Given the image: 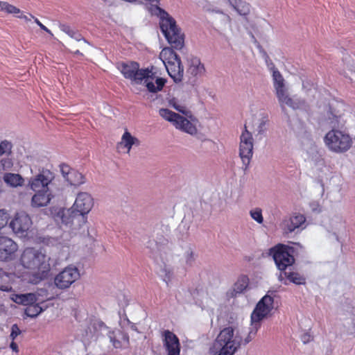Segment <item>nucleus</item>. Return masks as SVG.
Segmentation results:
<instances>
[{
	"mask_svg": "<svg viewBox=\"0 0 355 355\" xmlns=\"http://www.w3.org/2000/svg\"><path fill=\"white\" fill-rule=\"evenodd\" d=\"M156 14L160 19V28L172 48L181 49L184 46V36L176 25L175 19L166 12L155 7Z\"/></svg>",
	"mask_w": 355,
	"mask_h": 355,
	"instance_id": "obj_7",
	"label": "nucleus"
},
{
	"mask_svg": "<svg viewBox=\"0 0 355 355\" xmlns=\"http://www.w3.org/2000/svg\"><path fill=\"white\" fill-rule=\"evenodd\" d=\"M306 218L303 214H295L283 220L280 227L286 234L291 233L300 228H304Z\"/></svg>",
	"mask_w": 355,
	"mask_h": 355,
	"instance_id": "obj_20",
	"label": "nucleus"
},
{
	"mask_svg": "<svg viewBox=\"0 0 355 355\" xmlns=\"http://www.w3.org/2000/svg\"><path fill=\"white\" fill-rule=\"evenodd\" d=\"M9 214L6 209H0V230L8 223Z\"/></svg>",
	"mask_w": 355,
	"mask_h": 355,
	"instance_id": "obj_38",
	"label": "nucleus"
},
{
	"mask_svg": "<svg viewBox=\"0 0 355 355\" xmlns=\"http://www.w3.org/2000/svg\"><path fill=\"white\" fill-rule=\"evenodd\" d=\"M183 261L187 267H191L193 266L195 261V257L192 250L188 249L185 252L183 257Z\"/></svg>",
	"mask_w": 355,
	"mask_h": 355,
	"instance_id": "obj_37",
	"label": "nucleus"
},
{
	"mask_svg": "<svg viewBox=\"0 0 355 355\" xmlns=\"http://www.w3.org/2000/svg\"><path fill=\"white\" fill-rule=\"evenodd\" d=\"M35 193L31 198V205L34 208L48 206L54 198L52 190L33 191Z\"/></svg>",
	"mask_w": 355,
	"mask_h": 355,
	"instance_id": "obj_24",
	"label": "nucleus"
},
{
	"mask_svg": "<svg viewBox=\"0 0 355 355\" xmlns=\"http://www.w3.org/2000/svg\"><path fill=\"white\" fill-rule=\"evenodd\" d=\"M44 302H35L28 306L25 309V313L28 317L35 318L37 317L40 313H42L44 308L41 304Z\"/></svg>",
	"mask_w": 355,
	"mask_h": 355,
	"instance_id": "obj_30",
	"label": "nucleus"
},
{
	"mask_svg": "<svg viewBox=\"0 0 355 355\" xmlns=\"http://www.w3.org/2000/svg\"><path fill=\"white\" fill-rule=\"evenodd\" d=\"M12 299L17 304L28 306L35 302H44L47 300V292L41 291L36 293L18 294L15 295Z\"/></svg>",
	"mask_w": 355,
	"mask_h": 355,
	"instance_id": "obj_19",
	"label": "nucleus"
},
{
	"mask_svg": "<svg viewBox=\"0 0 355 355\" xmlns=\"http://www.w3.org/2000/svg\"><path fill=\"white\" fill-rule=\"evenodd\" d=\"M340 226L344 227V224L341 220H340Z\"/></svg>",
	"mask_w": 355,
	"mask_h": 355,
	"instance_id": "obj_56",
	"label": "nucleus"
},
{
	"mask_svg": "<svg viewBox=\"0 0 355 355\" xmlns=\"http://www.w3.org/2000/svg\"><path fill=\"white\" fill-rule=\"evenodd\" d=\"M271 71L275 93L282 109L284 110L286 106L293 110L302 108L304 105V101L298 98L291 97L286 81L279 70L272 67Z\"/></svg>",
	"mask_w": 355,
	"mask_h": 355,
	"instance_id": "obj_6",
	"label": "nucleus"
},
{
	"mask_svg": "<svg viewBox=\"0 0 355 355\" xmlns=\"http://www.w3.org/2000/svg\"><path fill=\"white\" fill-rule=\"evenodd\" d=\"M249 285V278L247 275L239 276L233 286L234 295L241 294L244 292Z\"/></svg>",
	"mask_w": 355,
	"mask_h": 355,
	"instance_id": "obj_28",
	"label": "nucleus"
},
{
	"mask_svg": "<svg viewBox=\"0 0 355 355\" xmlns=\"http://www.w3.org/2000/svg\"><path fill=\"white\" fill-rule=\"evenodd\" d=\"M35 22L40 27L41 29L48 33L50 35L53 36V33L51 31L47 28L44 25H43L37 18H34Z\"/></svg>",
	"mask_w": 355,
	"mask_h": 355,
	"instance_id": "obj_44",
	"label": "nucleus"
},
{
	"mask_svg": "<svg viewBox=\"0 0 355 355\" xmlns=\"http://www.w3.org/2000/svg\"><path fill=\"white\" fill-rule=\"evenodd\" d=\"M159 114L166 121L171 122L173 125H175V123L180 116V114L173 112L167 108L159 109Z\"/></svg>",
	"mask_w": 355,
	"mask_h": 355,
	"instance_id": "obj_33",
	"label": "nucleus"
},
{
	"mask_svg": "<svg viewBox=\"0 0 355 355\" xmlns=\"http://www.w3.org/2000/svg\"><path fill=\"white\" fill-rule=\"evenodd\" d=\"M253 155V137L246 126L240 136L239 155L243 165L247 167Z\"/></svg>",
	"mask_w": 355,
	"mask_h": 355,
	"instance_id": "obj_13",
	"label": "nucleus"
},
{
	"mask_svg": "<svg viewBox=\"0 0 355 355\" xmlns=\"http://www.w3.org/2000/svg\"><path fill=\"white\" fill-rule=\"evenodd\" d=\"M232 6L241 16H247L250 12V5L242 0H239Z\"/></svg>",
	"mask_w": 355,
	"mask_h": 355,
	"instance_id": "obj_32",
	"label": "nucleus"
},
{
	"mask_svg": "<svg viewBox=\"0 0 355 355\" xmlns=\"http://www.w3.org/2000/svg\"><path fill=\"white\" fill-rule=\"evenodd\" d=\"M66 180L73 186H80L85 183V178L84 175L76 170L73 169L72 171L68 174Z\"/></svg>",
	"mask_w": 355,
	"mask_h": 355,
	"instance_id": "obj_29",
	"label": "nucleus"
},
{
	"mask_svg": "<svg viewBox=\"0 0 355 355\" xmlns=\"http://www.w3.org/2000/svg\"><path fill=\"white\" fill-rule=\"evenodd\" d=\"M21 334V331L19 330L18 326L17 324H13L11 328V334L10 337L12 340H15L17 336Z\"/></svg>",
	"mask_w": 355,
	"mask_h": 355,
	"instance_id": "obj_40",
	"label": "nucleus"
},
{
	"mask_svg": "<svg viewBox=\"0 0 355 355\" xmlns=\"http://www.w3.org/2000/svg\"><path fill=\"white\" fill-rule=\"evenodd\" d=\"M80 278V272L78 269L73 266H70L64 268L55 277V285L60 289H65L70 287Z\"/></svg>",
	"mask_w": 355,
	"mask_h": 355,
	"instance_id": "obj_14",
	"label": "nucleus"
},
{
	"mask_svg": "<svg viewBox=\"0 0 355 355\" xmlns=\"http://www.w3.org/2000/svg\"><path fill=\"white\" fill-rule=\"evenodd\" d=\"M104 1H107V0H103Z\"/></svg>",
	"mask_w": 355,
	"mask_h": 355,
	"instance_id": "obj_59",
	"label": "nucleus"
},
{
	"mask_svg": "<svg viewBox=\"0 0 355 355\" xmlns=\"http://www.w3.org/2000/svg\"><path fill=\"white\" fill-rule=\"evenodd\" d=\"M274 309V298L266 294L257 304L250 315V325L244 343L248 344L257 335L261 322L271 315Z\"/></svg>",
	"mask_w": 355,
	"mask_h": 355,
	"instance_id": "obj_5",
	"label": "nucleus"
},
{
	"mask_svg": "<svg viewBox=\"0 0 355 355\" xmlns=\"http://www.w3.org/2000/svg\"><path fill=\"white\" fill-rule=\"evenodd\" d=\"M107 336L110 343L116 349H126L130 345L129 336L122 329L110 330Z\"/></svg>",
	"mask_w": 355,
	"mask_h": 355,
	"instance_id": "obj_21",
	"label": "nucleus"
},
{
	"mask_svg": "<svg viewBox=\"0 0 355 355\" xmlns=\"http://www.w3.org/2000/svg\"><path fill=\"white\" fill-rule=\"evenodd\" d=\"M173 107L176 110L179 111L180 112H182V113L184 114L185 115L188 114V111L187 110V109L184 106L176 105L175 103H174L173 105Z\"/></svg>",
	"mask_w": 355,
	"mask_h": 355,
	"instance_id": "obj_45",
	"label": "nucleus"
},
{
	"mask_svg": "<svg viewBox=\"0 0 355 355\" xmlns=\"http://www.w3.org/2000/svg\"><path fill=\"white\" fill-rule=\"evenodd\" d=\"M31 226L32 220L31 217L24 211L17 213L10 223V227L14 233L21 237L26 236Z\"/></svg>",
	"mask_w": 355,
	"mask_h": 355,
	"instance_id": "obj_15",
	"label": "nucleus"
},
{
	"mask_svg": "<svg viewBox=\"0 0 355 355\" xmlns=\"http://www.w3.org/2000/svg\"><path fill=\"white\" fill-rule=\"evenodd\" d=\"M59 28L62 32L67 34L71 38L77 40L81 41L83 40L85 42H87L86 40L82 37V35L76 30L72 29L69 26L65 24H60L59 25Z\"/></svg>",
	"mask_w": 355,
	"mask_h": 355,
	"instance_id": "obj_31",
	"label": "nucleus"
},
{
	"mask_svg": "<svg viewBox=\"0 0 355 355\" xmlns=\"http://www.w3.org/2000/svg\"><path fill=\"white\" fill-rule=\"evenodd\" d=\"M93 205L94 201L91 195L87 192H80L77 195L71 209H62L59 211L58 216H60L63 223L69 224L73 221V214L76 212L82 216L87 215Z\"/></svg>",
	"mask_w": 355,
	"mask_h": 355,
	"instance_id": "obj_8",
	"label": "nucleus"
},
{
	"mask_svg": "<svg viewBox=\"0 0 355 355\" xmlns=\"http://www.w3.org/2000/svg\"><path fill=\"white\" fill-rule=\"evenodd\" d=\"M349 331L351 334L355 335V315L351 318V326Z\"/></svg>",
	"mask_w": 355,
	"mask_h": 355,
	"instance_id": "obj_46",
	"label": "nucleus"
},
{
	"mask_svg": "<svg viewBox=\"0 0 355 355\" xmlns=\"http://www.w3.org/2000/svg\"><path fill=\"white\" fill-rule=\"evenodd\" d=\"M140 144V140L126 130L116 144V150L121 154H129L133 146H139Z\"/></svg>",
	"mask_w": 355,
	"mask_h": 355,
	"instance_id": "obj_23",
	"label": "nucleus"
},
{
	"mask_svg": "<svg viewBox=\"0 0 355 355\" xmlns=\"http://www.w3.org/2000/svg\"><path fill=\"white\" fill-rule=\"evenodd\" d=\"M241 331L233 327L223 328L216 336L213 347L218 355H234L244 343Z\"/></svg>",
	"mask_w": 355,
	"mask_h": 355,
	"instance_id": "obj_4",
	"label": "nucleus"
},
{
	"mask_svg": "<svg viewBox=\"0 0 355 355\" xmlns=\"http://www.w3.org/2000/svg\"><path fill=\"white\" fill-rule=\"evenodd\" d=\"M12 145L11 142L3 140L0 143V157L3 155H10L12 152Z\"/></svg>",
	"mask_w": 355,
	"mask_h": 355,
	"instance_id": "obj_36",
	"label": "nucleus"
},
{
	"mask_svg": "<svg viewBox=\"0 0 355 355\" xmlns=\"http://www.w3.org/2000/svg\"><path fill=\"white\" fill-rule=\"evenodd\" d=\"M250 217L256 221L258 224H262L263 223V217L262 214V210L259 207H255L252 209L250 212Z\"/></svg>",
	"mask_w": 355,
	"mask_h": 355,
	"instance_id": "obj_35",
	"label": "nucleus"
},
{
	"mask_svg": "<svg viewBox=\"0 0 355 355\" xmlns=\"http://www.w3.org/2000/svg\"><path fill=\"white\" fill-rule=\"evenodd\" d=\"M349 71H350V75H349L347 73H345V75L346 76H349V78L351 79V80H354L355 79V67H352L351 69H349Z\"/></svg>",
	"mask_w": 355,
	"mask_h": 355,
	"instance_id": "obj_47",
	"label": "nucleus"
},
{
	"mask_svg": "<svg viewBox=\"0 0 355 355\" xmlns=\"http://www.w3.org/2000/svg\"><path fill=\"white\" fill-rule=\"evenodd\" d=\"M239 0H228L231 6H232L233 4H235V3H236V1H238Z\"/></svg>",
	"mask_w": 355,
	"mask_h": 355,
	"instance_id": "obj_54",
	"label": "nucleus"
},
{
	"mask_svg": "<svg viewBox=\"0 0 355 355\" xmlns=\"http://www.w3.org/2000/svg\"><path fill=\"white\" fill-rule=\"evenodd\" d=\"M10 347L12 349V351H14L15 352H18V346H17V343H15L14 341H12L10 343Z\"/></svg>",
	"mask_w": 355,
	"mask_h": 355,
	"instance_id": "obj_50",
	"label": "nucleus"
},
{
	"mask_svg": "<svg viewBox=\"0 0 355 355\" xmlns=\"http://www.w3.org/2000/svg\"><path fill=\"white\" fill-rule=\"evenodd\" d=\"M295 247L284 244H278L270 250V254L272 256L277 268L281 271L286 270L295 263L293 255Z\"/></svg>",
	"mask_w": 355,
	"mask_h": 355,
	"instance_id": "obj_10",
	"label": "nucleus"
},
{
	"mask_svg": "<svg viewBox=\"0 0 355 355\" xmlns=\"http://www.w3.org/2000/svg\"><path fill=\"white\" fill-rule=\"evenodd\" d=\"M0 11L6 14L17 15L21 13V10L14 5L10 4L6 1H0Z\"/></svg>",
	"mask_w": 355,
	"mask_h": 355,
	"instance_id": "obj_34",
	"label": "nucleus"
},
{
	"mask_svg": "<svg viewBox=\"0 0 355 355\" xmlns=\"http://www.w3.org/2000/svg\"><path fill=\"white\" fill-rule=\"evenodd\" d=\"M17 17L24 19L25 21H31L32 19H34L35 18L33 15L29 14L28 15H24L23 12L21 10V13L17 14L16 15Z\"/></svg>",
	"mask_w": 355,
	"mask_h": 355,
	"instance_id": "obj_42",
	"label": "nucleus"
},
{
	"mask_svg": "<svg viewBox=\"0 0 355 355\" xmlns=\"http://www.w3.org/2000/svg\"><path fill=\"white\" fill-rule=\"evenodd\" d=\"M65 248H67V251H68V250H69V245H67V246H65Z\"/></svg>",
	"mask_w": 355,
	"mask_h": 355,
	"instance_id": "obj_58",
	"label": "nucleus"
},
{
	"mask_svg": "<svg viewBox=\"0 0 355 355\" xmlns=\"http://www.w3.org/2000/svg\"><path fill=\"white\" fill-rule=\"evenodd\" d=\"M3 180L8 186L12 188L22 187L24 183V178L18 173H6Z\"/></svg>",
	"mask_w": 355,
	"mask_h": 355,
	"instance_id": "obj_26",
	"label": "nucleus"
},
{
	"mask_svg": "<svg viewBox=\"0 0 355 355\" xmlns=\"http://www.w3.org/2000/svg\"><path fill=\"white\" fill-rule=\"evenodd\" d=\"M152 69L153 68H146L141 84L146 86L149 92L157 93L163 89L166 83V80L163 78H155V73L153 72Z\"/></svg>",
	"mask_w": 355,
	"mask_h": 355,
	"instance_id": "obj_17",
	"label": "nucleus"
},
{
	"mask_svg": "<svg viewBox=\"0 0 355 355\" xmlns=\"http://www.w3.org/2000/svg\"><path fill=\"white\" fill-rule=\"evenodd\" d=\"M55 175L49 169H42L40 172L31 177L28 180L27 187L32 191L51 190Z\"/></svg>",
	"mask_w": 355,
	"mask_h": 355,
	"instance_id": "obj_11",
	"label": "nucleus"
},
{
	"mask_svg": "<svg viewBox=\"0 0 355 355\" xmlns=\"http://www.w3.org/2000/svg\"><path fill=\"white\" fill-rule=\"evenodd\" d=\"M187 116V117H184L180 115L174 126L178 130L195 136L198 132V125H199V121L192 115Z\"/></svg>",
	"mask_w": 355,
	"mask_h": 355,
	"instance_id": "obj_18",
	"label": "nucleus"
},
{
	"mask_svg": "<svg viewBox=\"0 0 355 355\" xmlns=\"http://www.w3.org/2000/svg\"><path fill=\"white\" fill-rule=\"evenodd\" d=\"M301 340L303 343L306 344L313 340V336L309 332H305L302 335Z\"/></svg>",
	"mask_w": 355,
	"mask_h": 355,
	"instance_id": "obj_43",
	"label": "nucleus"
},
{
	"mask_svg": "<svg viewBox=\"0 0 355 355\" xmlns=\"http://www.w3.org/2000/svg\"><path fill=\"white\" fill-rule=\"evenodd\" d=\"M278 279L284 284H287L286 279L297 285H304L306 284L305 277L297 272H286V270L280 272Z\"/></svg>",
	"mask_w": 355,
	"mask_h": 355,
	"instance_id": "obj_25",
	"label": "nucleus"
},
{
	"mask_svg": "<svg viewBox=\"0 0 355 355\" xmlns=\"http://www.w3.org/2000/svg\"><path fill=\"white\" fill-rule=\"evenodd\" d=\"M168 244V240L162 234L153 235L146 243V248L149 250L150 257L157 265V272L167 284L173 278L172 269L165 263Z\"/></svg>",
	"mask_w": 355,
	"mask_h": 355,
	"instance_id": "obj_3",
	"label": "nucleus"
},
{
	"mask_svg": "<svg viewBox=\"0 0 355 355\" xmlns=\"http://www.w3.org/2000/svg\"><path fill=\"white\" fill-rule=\"evenodd\" d=\"M11 289H12L11 286H8V285H3V286H0V290L3 291L8 292V291H11Z\"/></svg>",
	"mask_w": 355,
	"mask_h": 355,
	"instance_id": "obj_51",
	"label": "nucleus"
},
{
	"mask_svg": "<svg viewBox=\"0 0 355 355\" xmlns=\"http://www.w3.org/2000/svg\"><path fill=\"white\" fill-rule=\"evenodd\" d=\"M18 250L17 244L7 236H0V261L11 260Z\"/></svg>",
	"mask_w": 355,
	"mask_h": 355,
	"instance_id": "obj_22",
	"label": "nucleus"
},
{
	"mask_svg": "<svg viewBox=\"0 0 355 355\" xmlns=\"http://www.w3.org/2000/svg\"><path fill=\"white\" fill-rule=\"evenodd\" d=\"M162 342L164 355H180L181 345L174 333L169 330L163 331Z\"/></svg>",
	"mask_w": 355,
	"mask_h": 355,
	"instance_id": "obj_16",
	"label": "nucleus"
},
{
	"mask_svg": "<svg viewBox=\"0 0 355 355\" xmlns=\"http://www.w3.org/2000/svg\"><path fill=\"white\" fill-rule=\"evenodd\" d=\"M159 59L164 64L169 76L175 83H181L184 77V67L180 58L171 48H164L159 53Z\"/></svg>",
	"mask_w": 355,
	"mask_h": 355,
	"instance_id": "obj_9",
	"label": "nucleus"
},
{
	"mask_svg": "<svg viewBox=\"0 0 355 355\" xmlns=\"http://www.w3.org/2000/svg\"><path fill=\"white\" fill-rule=\"evenodd\" d=\"M51 257L42 249L27 248L20 257V263L27 270L29 281L37 284L46 279L51 270Z\"/></svg>",
	"mask_w": 355,
	"mask_h": 355,
	"instance_id": "obj_2",
	"label": "nucleus"
},
{
	"mask_svg": "<svg viewBox=\"0 0 355 355\" xmlns=\"http://www.w3.org/2000/svg\"><path fill=\"white\" fill-rule=\"evenodd\" d=\"M189 71L193 76H201L205 72L204 65L197 58H193L189 61Z\"/></svg>",
	"mask_w": 355,
	"mask_h": 355,
	"instance_id": "obj_27",
	"label": "nucleus"
},
{
	"mask_svg": "<svg viewBox=\"0 0 355 355\" xmlns=\"http://www.w3.org/2000/svg\"><path fill=\"white\" fill-rule=\"evenodd\" d=\"M60 171L63 177L66 180L67 178L68 174L70 173V171H72L73 169L70 168L67 165L62 164L60 166Z\"/></svg>",
	"mask_w": 355,
	"mask_h": 355,
	"instance_id": "obj_41",
	"label": "nucleus"
},
{
	"mask_svg": "<svg viewBox=\"0 0 355 355\" xmlns=\"http://www.w3.org/2000/svg\"><path fill=\"white\" fill-rule=\"evenodd\" d=\"M76 54H80V51L78 50L76 51Z\"/></svg>",
	"mask_w": 355,
	"mask_h": 355,
	"instance_id": "obj_57",
	"label": "nucleus"
},
{
	"mask_svg": "<svg viewBox=\"0 0 355 355\" xmlns=\"http://www.w3.org/2000/svg\"><path fill=\"white\" fill-rule=\"evenodd\" d=\"M8 275L7 272L0 268V282H1L6 277H8Z\"/></svg>",
	"mask_w": 355,
	"mask_h": 355,
	"instance_id": "obj_49",
	"label": "nucleus"
},
{
	"mask_svg": "<svg viewBox=\"0 0 355 355\" xmlns=\"http://www.w3.org/2000/svg\"><path fill=\"white\" fill-rule=\"evenodd\" d=\"M94 336V332L89 329V332H86L85 340H89V338H92Z\"/></svg>",
	"mask_w": 355,
	"mask_h": 355,
	"instance_id": "obj_52",
	"label": "nucleus"
},
{
	"mask_svg": "<svg viewBox=\"0 0 355 355\" xmlns=\"http://www.w3.org/2000/svg\"><path fill=\"white\" fill-rule=\"evenodd\" d=\"M118 69L125 78L131 81L132 84L141 85L144 78L146 69H139V64L136 62H127L118 64Z\"/></svg>",
	"mask_w": 355,
	"mask_h": 355,
	"instance_id": "obj_12",
	"label": "nucleus"
},
{
	"mask_svg": "<svg viewBox=\"0 0 355 355\" xmlns=\"http://www.w3.org/2000/svg\"><path fill=\"white\" fill-rule=\"evenodd\" d=\"M294 245H295V246H296L297 248H302V246L300 243H295Z\"/></svg>",
	"mask_w": 355,
	"mask_h": 355,
	"instance_id": "obj_55",
	"label": "nucleus"
},
{
	"mask_svg": "<svg viewBox=\"0 0 355 355\" xmlns=\"http://www.w3.org/2000/svg\"><path fill=\"white\" fill-rule=\"evenodd\" d=\"M347 311H350L352 313L355 312V302L354 303H348L347 306Z\"/></svg>",
	"mask_w": 355,
	"mask_h": 355,
	"instance_id": "obj_48",
	"label": "nucleus"
},
{
	"mask_svg": "<svg viewBox=\"0 0 355 355\" xmlns=\"http://www.w3.org/2000/svg\"><path fill=\"white\" fill-rule=\"evenodd\" d=\"M345 105L338 103L333 107L323 102L318 105L317 113L319 123L332 128L323 138L327 148L336 154H343L349 151L353 146V139L349 133L343 128L347 123L349 114L345 110Z\"/></svg>",
	"mask_w": 355,
	"mask_h": 355,
	"instance_id": "obj_1",
	"label": "nucleus"
},
{
	"mask_svg": "<svg viewBox=\"0 0 355 355\" xmlns=\"http://www.w3.org/2000/svg\"><path fill=\"white\" fill-rule=\"evenodd\" d=\"M12 166V160L9 158H4L0 161V166L3 170L9 169Z\"/></svg>",
	"mask_w": 355,
	"mask_h": 355,
	"instance_id": "obj_39",
	"label": "nucleus"
},
{
	"mask_svg": "<svg viewBox=\"0 0 355 355\" xmlns=\"http://www.w3.org/2000/svg\"><path fill=\"white\" fill-rule=\"evenodd\" d=\"M144 1L148 2L151 4L158 3V0H144Z\"/></svg>",
	"mask_w": 355,
	"mask_h": 355,
	"instance_id": "obj_53",
	"label": "nucleus"
}]
</instances>
